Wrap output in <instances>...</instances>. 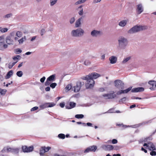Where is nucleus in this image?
Here are the masks:
<instances>
[{
  "instance_id": "1",
  "label": "nucleus",
  "mask_w": 156,
  "mask_h": 156,
  "mask_svg": "<svg viewBox=\"0 0 156 156\" xmlns=\"http://www.w3.org/2000/svg\"><path fill=\"white\" fill-rule=\"evenodd\" d=\"M100 76V75L98 73H93L86 76H83L82 79L87 80V83H86V88L88 89L93 87L95 83L93 79H96Z\"/></svg>"
},
{
  "instance_id": "2",
  "label": "nucleus",
  "mask_w": 156,
  "mask_h": 156,
  "mask_svg": "<svg viewBox=\"0 0 156 156\" xmlns=\"http://www.w3.org/2000/svg\"><path fill=\"white\" fill-rule=\"evenodd\" d=\"M118 47L120 49H124L127 46L128 41L126 38L121 37L118 40Z\"/></svg>"
},
{
  "instance_id": "3",
  "label": "nucleus",
  "mask_w": 156,
  "mask_h": 156,
  "mask_svg": "<svg viewBox=\"0 0 156 156\" xmlns=\"http://www.w3.org/2000/svg\"><path fill=\"white\" fill-rule=\"evenodd\" d=\"M147 29V27L145 26L135 25L130 29L127 32L128 33L132 34Z\"/></svg>"
},
{
  "instance_id": "4",
  "label": "nucleus",
  "mask_w": 156,
  "mask_h": 156,
  "mask_svg": "<svg viewBox=\"0 0 156 156\" xmlns=\"http://www.w3.org/2000/svg\"><path fill=\"white\" fill-rule=\"evenodd\" d=\"M84 32V31L82 28H78L76 30H72L71 34L72 36L74 37H80L83 35Z\"/></svg>"
},
{
  "instance_id": "5",
  "label": "nucleus",
  "mask_w": 156,
  "mask_h": 156,
  "mask_svg": "<svg viewBox=\"0 0 156 156\" xmlns=\"http://www.w3.org/2000/svg\"><path fill=\"white\" fill-rule=\"evenodd\" d=\"M115 87L119 89H123L124 88V84L123 82L120 80H116L114 81Z\"/></svg>"
},
{
  "instance_id": "6",
  "label": "nucleus",
  "mask_w": 156,
  "mask_h": 156,
  "mask_svg": "<svg viewBox=\"0 0 156 156\" xmlns=\"http://www.w3.org/2000/svg\"><path fill=\"white\" fill-rule=\"evenodd\" d=\"M102 34L101 31L95 30H93L90 33L91 35L93 37H97L100 36Z\"/></svg>"
},
{
  "instance_id": "7",
  "label": "nucleus",
  "mask_w": 156,
  "mask_h": 156,
  "mask_svg": "<svg viewBox=\"0 0 156 156\" xmlns=\"http://www.w3.org/2000/svg\"><path fill=\"white\" fill-rule=\"evenodd\" d=\"M97 147L95 145L90 146L87 147L84 151V153H87L90 152L95 151L97 149Z\"/></svg>"
},
{
  "instance_id": "8",
  "label": "nucleus",
  "mask_w": 156,
  "mask_h": 156,
  "mask_svg": "<svg viewBox=\"0 0 156 156\" xmlns=\"http://www.w3.org/2000/svg\"><path fill=\"white\" fill-rule=\"evenodd\" d=\"M51 148V147H45V146L42 147L40 150V154L41 156L44 155V153L48 152Z\"/></svg>"
},
{
  "instance_id": "9",
  "label": "nucleus",
  "mask_w": 156,
  "mask_h": 156,
  "mask_svg": "<svg viewBox=\"0 0 156 156\" xmlns=\"http://www.w3.org/2000/svg\"><path fill=\"white\" fill-rule=\"evenodd\" d=\"M84 84L83 82H78L76 83V85L74 87V91L75 92H78L80 89L82 85Z\"/></svg>"
},
{
  "instance_id": "10",
  "label": "nucleus",
  "mask_w": 156,
  "mask_h": 156,
  "mask_svg": "<svg viewBox=\"0 0 156 156\" xmlns=\"http://www.w3.org/2000/svg\"><path fill=\"white\" fill-rule=\"evenodd\" d=\"M23 151L24 152H30L33 151L34 147L33 146L27 147L26 146H23L22 147Z\"/></svg>"
},
{
  "instance_id": "11",
  "label": "nucleus",
  "mask_w": 156,
  "mask_h": 156,
  "mask_svg": "<svg viewBox=\"0 0 156 156\" xmlns=\"http://www.w3.org/2000/svg\"><path fill=\"white\" fill-rule=\"evenodd\" d=\"M76 105V103L73 102H70L67 103L65 106V108L66 109H71L74 108Z\"/></svg>"
},
{
  "instance_id": "12",
  "label": "nucleus",
  "mask_w": 156,
  "mask_h": 156,
  "mask_svg": "<svg viewBox=\"0 0 156 156\" xmlns=\"http://www.w3.org/2000/svg\"><path fill=\"white\" fill-rule=\"evenodd\" d=\"M132 87H130L124 90H122V89L118 92H117L116 94L118 95L121 94H126L129 91H130L132 89Z\"/></svg>"
},
{
  "instance_id": "13",
  "label": "nucleus",
  "mask_w": 156,
  "mask_h": 156,
  "mask_svg": "<svg viewBox=\"0 0 156 156\" xmlns=\"http://www.w3.org/2000/svg\"><path fill=\"white\" fill-rule=\"evenodd\" d=\"M102 148L105 151H111L113 150V146L110 145H103Z\"/></svg>"
},
{
  "instance_id": "14",
  "label": "nucleus",
  "mask_w": 156,
  "mask_h": 156,
  "mask_svg": "<svg viewBox=\"0 0 156 156\" xmlns=\"http://www.w3.org/2000/svg\"><path fill=\"white\" fill-rule=\"evenodd\" d=\"M114 92L112 93L107 94H104L103 95L104 97H106L107 99H113L115 98L116 95L115 94H113Z\"/></svg>"
},
{
  "instance_id": "15",
  "label": "nucleus",
  "mask_w": 156,
  "mask_h": 156,
  "mask_svg": "<svg viewBox=\"0 0 156 156\" xmlns=\"http://www.w3.org/2000/svg\"><path fill=\"white\" fill-rule=\"evenodd\" d=\"M143 10V8L142 4H139L137 5L136 12L138 14L141 13Z\"/></svg>"
},
{
  "instance_id": "16",
  "label": "nucleus",
  "mask_w": 156,
  "mask_h": 156,
  "mask_svg": "<svg viewBox=\"0 0 156 156\" xmlns=\"http://www.w3.org/2000/svg\"><path fill=\"white\" fill-rule=\"evenodd\" d=\"M148 83L152 86L150 88L151 90H154L156 88V81L154 80H151L148 82Z\"/></svg>"
},
{
  "instance_id": "17",
  "label": "nucleus",
  "mask_w": 156,
  "mask_h": 156,
  "mask_svg": "<svg viewBox=\"0 0 156 156\" xmlns=\"http://www.w3.org/2000/svg\"><path fill=\"white\" fill-rule=\"evenodd\" d=\"M144 90V88L143 87H138L136 88H134L131 90L132 92H142Z\"/></svg>"
},
{
  "instance_id": "18",
  "label": "nucleus",
  "mask_w": 156,
  "mask_h": 156,
  "mask_svg": "<svg viewBox=\"0 0 156 156\" xmlns=\"http://www.w3.org/2000/svg\"><path fill=\"white\" fill-rule=\"evenodd\" d=\"M109 60L111 64H114L115 63L117 60V58L114 56H111L109 58Z\"/></svg>"
},
{
  "instance_id": "19",
  "label": "nucleus",
  "mask_w": 156,
  "mask_h": 156,
  "mask_svg": "<svg viewBox=\"0 0 156 156\" xmlns=\"http://www.w3.org/2000/svg\"><path fill=\"white\" fill-rule=\"evenodd\" d=\"M116 126L120 127L121 129V130H123L125 129V128H126L130 126H127L126 125H124L122 123L119 124L117 123L116 124Z\"/></svg>"
},
{
  "instance_id": "20",
  "label": "nucleus",
  "mask_w": 156,
  "mask_h": 156,
  "mask_svg": "<svg viewBox=\"0 0 156 156\" xmlns=\"http://www.w3.org/2000/svg\"><path fill=\"white\" fill-rule=\"evenodd\" d=\"M8 47V45L5 44V42L0 44V50L3 51Z\"/></svg>"
},
{
  "instance_id": "21",
  "label": "nucleus",
  "mask_w": 156,
  "mask_h": 156,
  "mask_svg": "<svg viewBox=\"0 0 156 156\" xmlns=\"http://www.w3.org/2000/svg\"><path fill=\"white\" fill-rule=\"evenodd\" d=\"M152 120H153V119H151L149 120L144 122L142 123H140V124H138L134 125V126H135L134 127V128H137V127H139L140 125H144V124H148V123H151L152 122Z\"/></svg>"
},
{
  "instance_id": "22",
  "label": "nucleus",
  "mask_w": 156,
  "mask_h": 156,
  "mask_svg": "<svg viewBox=\"0 0 156 156\" xmlns=\"http://www.w3.org/2000/svg\"><path fill=\"white\" fill-rule=\"evenodd\" d=\"M6 42L8 44H12L13 41L10 36H8L5 39Z\"/></svg>"
},
{
  "instance_id": "23",
  "label": "nucleus",
  "mask_w": 156,
  "mask_h": 156,
  "mask_svg": "<svg viewBox=\"0 0 156 156\" xmlns=\"http://www.w3.org/2000/svg\"><path fill=\"white\" fill-rule=\"evenodd\" d=\"M148 147L150 151H154L156 150L154 145L151 142L148 143Z\"/></svg>"
},
{
  "instance_id": "24",
  "label": "nucleus",
  "mask_w": 156,
  "mask_h": 156,
  "mask_svg": "<svg viewBox=\"0 0 156 156\" xmlns=\"http://www.w3.org/2000/svg\"><path fill=\"white\" fill-rule=\"evenodd\" d=\"M127 20H123L120 21L119 23V26L121 27H124L126 24Z\"/></svg>"
},
{
  "instance_id": "25",
  "label": "nucleus",
  "mask_w": 156,
  "mask_h": 156,
  "mask_svg": "<svg viewBox=\"0 0 156 156\" xmlns=\"http://www.w3.org/2000/svg\"><path fill=\"white\" fill-rule=\"evenodd\" d=\"M82 19V18L80 17L76 21L75 23V27H78L80 26L81 24V21Z\"/></svg>"
},
{
  "instance_id": "26",
  "label": "nucleus",
  "mask_w": 156,
  "mask_h": 156,
  "mask_svg": "<svg viewBox=\"0 0 156 156\" xmlns=\"http://www.w3.org/2000/svg\"><path fill=\"white\" fill-rule=\"evenodd\" d=\"M13 71L12 70H10L7 73L6 76L5 77V78L6 79H9L11 77V76L13 75Z\"/></svg>"
},
{
  "instance_id": "27",
  "label": "nucleus",
  "mask_w": 156,
  "mask_h": 156,
  "mask_svg": "<svg viewBox=\"0 0 156 156\" xmlns=\"http://www.w3.org/2000/svg\"><path fill=\"white\" fill-rule=\"evenodd\" d=\"M19 152V149L18 148H12L11 152L14 154H18Z\"/></svg>"
},
{
  "instance_id": "28",
  "label": "nucleus",
  "mask_w": 156,
  "mask_h": 156,
  "mask_svg": "<svg viewBox=\"0 0 156 156\" xmlns=\"http://www.w3.org/2000/svg\"><path fill=\"white\" fill-rule=\"evenodd\" d=\"M55 77V74H53L47 78L48 80L51 81H53L54 80Z\"/></svg>"
},
{
  "instance_id": "29",
  "label": "nucleus",
  "mask_w": 156,
  "mask_h": 156,
  "mask_svg": "<svg viewBox=\"0 0 156 156\" xmlns=\"http://www.w3.org/2000/svg\"><path fill=\"white\" fill-rule=\"evenodd\" d=\"M87 0H79L76 2L75 3L74 5H77L83 3H84Z\"/></svg>"
},
{
  "instance_id": "30",
  "label": "nucleus",
  "mask_w": 156,
  "mask_h": 156,
  "mask_svg": "<svg viewBox=\"0 0 156 156\" xmlns=\"http://www.w3.org/2000/svg\"><path fill=\"white\" fill-rule=\"evenodd\" d=\"M82 5H80V6H79L78 8V9H81L78 12V14H79V15L80 16H82L83 14V8H82Z\"/></svg>"
},
{
  "instance_id": "31",
  "label": "nucleus",
  "mask_w": 156,
  "mask_h": 156,
  "mask_svg": "<svg viewBox=\"0 0 156 156\" xmlns=\"http://www.w3.org/2000/svg\"><path fill=\"white\" fill-rule=\"evenodd\" d=\"M48 103H45L42 105H41L40 106V107L42 109H43L44 108H48Z\"/></svg>"
},
{
  "instance_id": "32",
  "label": "nucleus",
  "mask_w": 156,
  "mask_h": 156,
  "mask_svg": "<svg viewBox=\"0 0 156 156\" xmlns=\"http://www.w3.org/2000/svg\"><path fill=\"white\" fill-rule=\"evenodd\" d=\"M18 61L12 63L10 62L8 64V67L9 69H11L12 67L18 62Z\"/></svg>"
},
{
  "instance_id": "33",
  "label": "nucleus",
  "mask_w": 156,
  "mask_h": 156,
  "mask_svg": "<svg viewBox=\"0 0 156 156\" xmlns=\"http://www.w3.org/2000/svg\"><path fill=\"white\" fill-rule=\"evenodd\" d=\"M131 57L130 56L128 57H126L125 58H124L123 60L122 61V63L123 64H125L126 62H127L129 60H130L131 58Z\"/></svg>"
},
{
  "instance_id": "34",
  "label": "nucleus",
  "mask_w": 156,
  "mask_h": 156,
  "mask_svg": "<svg viewBox=\"0 0 156 156\" xmlns=\"http://www.w3.org/2000/svg\"><path fill=\"white\" fill-rule=\"evenodd\" d=\"M0 32L1 33H5L8 30L7 28H2L0 27Z\"/></svg>"
},
{
  "instance_id": "35",
  "label": "nucleus",
  "mask_w": 156,
  "mask_h": 156,
  "mask_svg": "<svg viewBox=\"0 0 156 156\" xmlns=\"http://www.w3.org/2000/svg\"><path fill=\"white\" fill-rule=\"evenodd\" d=\"M58 137L59 139H64L65 138V135L64 134L60 133L58 135Z\"/></svg>"
},
{
  "instance_id": "36",
  "label": "nucleus",
  "mask_w": 156,
  "mask_h": 156,
  "mask_svg": "<svg viewBox=\"0 0 156 156\" xmlns=\"http://www.w3.org/2000/svg\"><path fill=\"white\" fill-rule=\"evenodd\" d=\"M58 0H50V5L52 6L55 5L57 2Z\"/></svg>"
},
{
  "instance_id": "37",
  "label": "nucleus",
  "mask_w": 156,
  "mask_h": 156,
  "mask_svg": "<svg viewBox=\"0 0 156 156\" xmlns=\"http://www.w3.org/2000/svg\"><path fill=\"white\" fill-rule=\"evenodd\" d=\"M84 117V115L83 114H77L75 115V117L76 118L82 119Z\"/></svg>"
},
{
  "instance_id": "38",
  "label": "nucleus",
  "mask_w": 156,
  "mask_h": 156,
  "mask_svg": "<svg viewBox=\"0 0 156 156\" xmlns=\"http://www.w3.org/2000/svg\"><path fill=\"white\" fill-rule=\"evenodd\" d=\"M26 40V37L24 36L23 37L21 38L18 41L19 44H22L23 43L24 40Z\"/></svg>"
},
{
  "instance_id": "39",
  "label": "nucleus",
  "mask_w": 156,
  "mask_h": 156,
  "mask_svg": "<svg viewBox=\"0 0 156 156\" xmlns=\"http://www.w3.org/2000/svg\"><path fill=\"white\" fill-rule=\"evenodd\" d=\"M126 97H123V98L119 100V103L120 104L124 103V102L126 101Z\"/></svg>"
},
{
  "instance_id": "40",
  "label": "nucleus",
  "mask_w": 156,
  "mask_h": 156,
  "mask_svg": "<svg viewBox=\"0 0 156 156\" xmlns=\"http://www.w3.org/2000/svg\"><path fill=\"white\" fill-rule=\"evenodd\" d=\"M6 91L5 89H2L0 88V94L2 95L5 94Z\"/></svg>"
},
{
  "instance_id": "41",
  "label": "nucleus",
  "mask_w": 156,
  "mask_h": 156,
  "mask_svg": "<svg viewBox=\"0 0 156 156\" xmlns=\"http://www.w3.org/2000/svg\"><path fill=\"white\" fill-rule=\"evenodd\" d=\"M16 74L18 76L21 77L23 75V73L22 71H19L17 72Z\"/></svg>"
},
{
  "instance_id": "42",
  "label": "nucleus",
  "mask_w": 156,
  "mask_h": 156,
  "mask_svg": "<svg viewBox=\"0 0 156 156\" xmlns=\"http://www.w3.org/2000/svg\"><path fill=\"white\" fill-rule=\"evenodd\" d=\"M22 35V33L20 31H18L16 33V35L18 37H21Z\"/></svg>"
},
{
  "instance_id": "43",
  "label": "nucleus",
  "mask_w": 156,
  "mask_h": 156,
  "mask_svg": "<svg viewBox=\"0 0 156 156\" xmlns=\"http://www.w3.org/2000/svg\"><path fill=\"white\" fill-rule=\"evenodd\" d=\"M4 36H0V44L4 42Z\"/></svg>"
},
{
  "instance_id": "44",
  "label": "nucleus",
  "mask_w": 156,
  "mask_h": 156,
  "mask_svg": "<svg viewBox=\"0 0 156 156\" xmlns=\"http://www.w3.org/2000/svg\"><path fill=\"white\" fill-rule=\"evenodd\" d=\"M57 85V83H52L50 85V87L52 88H55Z\"/></svg>"
},
{
  "instance_id": "45",
  "label": "nucleus",
  "mask_w": 156,
  "mask_h": 156,
  "mask_svg": "<svg viewBox=\"0 0 156 156\" xmlns=\"http://www.w3.org/2000/svg\"><path fill=\"white\" fill-rule=\"evenodd\" d=\"M72 88V86L71 84L68 85L65 88V89L68 91L70 90Z\"/></svg>"
},
{
  "instance_id": "46",
  "label": "nucleus",
  "mask_w": 156,
  "mask_h": 156,
  "mask_svg": "<svg viewBox=\"0 0 156 156\" xmlns=\"http://www.w3.org/2000/svg\"><path fill=\"white\" fill-rule=\"evenodd\" d=\"M15 52L16 53L19 54L22 52L20 48H17L15 49Z\"/></svg>"
},
{
  "instance_id": "47",
  "label": "nucleus",
  "mask_w": 156,
  "mask_h": 156,
  "mask_svg": "<svg viewBox=\"0 0 156 156\" xmlns=\"http://www.w3.org/2000/svg\"><path fill=\"white\" fill-rule=\"evenodd\" d=\"M90 63V61L88 60H86L84 62V64L85 65L88 66L89 65Z\"/></svg>"
},
{
  "instance_id": "48",
  "label": "nucleus",
  "mask_w": 156,
  "mask_h": 156,
  "mask_svg": "<svg viewBox=\"0 0 156 156\" xmlns=\"http://www.w3.org/2000/svg\"><path fill=\"white\" fill-rule=\"evenodd\" d=\"M114 110V108H111L109 109L108 111L104 113L105 114L106 113L114 112H113Z\"/></svg>"
},
{
  "instance_id": "49",
  "label": "nucleus",
  "mask_w": 156,
  "mask_h": 156,
  "mask_svg": "<svg viewBox=\"0 0 156 156\" xmlns=\"http://www.w3.org/2000/svg\"><path fill=\"white\" fill-rule=\"evenodd\" d=\"M49 107H52L55 105V104L54 103L48 102Z\"/></svg>"
},
{
  "instance_id": "50",
  "label": "nucleus",
  "mask_w": 156,
  "mask_h": 156,
  "mask_svg": "<svg viewBox=\"0 0 156 156\" xmlns=\"http://www.w3.org/2000/svg\"><path fill=\"white\" fill-rule=\"evenodd\" d=\"M150 154L152 156H155L156 155V152L154 151H152L150 152Z\"/></svg>"
},
{
  "instance_id": "51",
  "label": "nucleus",
  "mask_w": 156,
  "mask_h": 156,
  "mask_svg": "<svg viewBox=\"0 0 156 156\" xmlns=\"http://www.w3.org/2000/svg\"><path fill=\"white\" fill-rule=\"evenodd\" d=\"M50 81L48 80V79H47L46 81L45 82V85L46 86H48L49 85H50Z\"/></svg>"
},
{
  "instance_id": "52",
  "label": "nucleus",
  "mask_w": 156,
  "mask_h": 156,
  "mask_svg": "<svg viewBox=\"0 0 156 156\" xmlns=\"http://www.w3.org/2000/svg\"><path fill=\"white\" fill-rule=\"evenodd\" d=\"M113 150L114 149V150H119L120 148L119 146H113Z\"/></svg>"
},
{
  "instance_id": "53",
  "label": "nucleus",
  "mask_w": 156,
  "mask_h": 156,
  "mask_svg": "<svg viewBox=\"0 0 156 156\" xmlns=\"http://www.w3.org/2000/svg\"><path fill=\"white\" fill-rule=\"evenodd\" d=\"M75 19L74 17H72L70 20V24H73L75 21Z\"/></svg>"
},
{
  "instance_id": "54",
  "label": "nucleus",
  "mask_w": 156,
  "mask_h": 156,
  "mask_svg": "<svg viewBox=\"0 0 156 156\" xmlns=\"http://www.w3.org/2000/svg\"><path fill=\"white\" fill-rule=\"evenodd\" d=\"M112 143L113 144H116L118 143V140L116 139H113L112 140Z\"/></svg>"
},
{
  "instance_id": "55",
  "label": "nucleus",
  "mask_w": 156,
  "mask_h": 156,
  "mask_svg": "<svg viewBox=\"0 0 156 156\" xmlns=\"http://www.w3.org/2000/svg\"><path fill=\"white\" fill-rule=\"evenodd\" d=\"M12 16V14L11 13L5 15L4 16V17L5 18H9Z\"/></svg>"
},
{
  "instance_id": "56",
  "label": "nucleus",
  "mask_w": 156,
  "mask_h": 156,
  "mask_svg": "<svg viewBox=\"0 0 156 156\" xmlns=\"http://www.w3.org/2000/svg\"><path fill=\"white\" fill-rule=\"evenodd\" d=\"M38 108V107L35 106L31 108L30 110L31 111H34L37 110Z\"/></svg>"
},
{
  "instance_id": "57",
  "label": "nucleus",
  "mask_w": 156,
  "mask_h": 156,
  "mask_svg": "<svg viewBox=\"0 0 156 156\" xmlns=\"http://www.w3.org/2000/svg\"><path fill=\"white\" fill-rule=\"evenodd\" d=\"M150 138H151L149 137H147L144 139V142H146V143H147V142H148V140H150Z\"/></svg>"
},
{
  "instance_id": "58",
  "label": "nucleus",
  "mask_w": 156,
  "mask_h": 156,
  "mask_svg": "<svg viewBox=\"0 0 156 156\" xmlns=\"http://www.w3.org/2000/svg\"><path fill=\"white\" fill-rule=\"evenodd\" d=\"M20 55H16L14 57H13V59L14 60H16L18 59L20 57Z\"/></svg>"
},
{
  "instance_id": "59",
  "label": "nucleus",
  "mask_w": 156,
  "mask_h": 156,
  "mask_svg": "<svg viewBox=\"0 0 156 156\" xmlns=\"http://www.w3.org/2000/svg\"><path fill=\"white\" fill-rule=\"evenodd\" d=\"M101 0H94L93 1V4H95L98 2H100Z\"/></svg>"
},
{
  "instance_id": "60",
  "label": "nucleus",
  "mask_w": 156,
  "mask_h": 156,
  "mask_svg": "<svg viewBox=\"0 0 156 156\" xmlns=\"http://www.w3.org/2000/svg\"><path fill=\"white\" fill-rule=\"evenodd\" d=\"M45 78V76H43L42 78H41L40 80L41 82V83L44 82Z\"/></svg>"
},
{
  "instance_id": "61",
  "label": "nucleus",
  "mask_w": 156,
  "mask_h": 156,
  "mask_svg": "<svg viewBox=\"0 0 156 156\" xmlns=\"http://www.w3.org/2000/svg\"><path fill=\"white\" fill-rule=\"evenodd\" d=\"M45 33V30L44 29H42L41 31V34L42 36Z\"/></svg>"
},
{
  "instance_id": "62",
  "label": "nucleus",
  "mask_w": 156,
  "mask_h": 156,
  "mask_svg": "<svg viewBox=\"0 0 156 156\" xmlns=\"http://www.w3.org/2000/svg\"><path fill=\"white\" fill-rule=\"evenodd\" d=\"M65 103L64 102L61 103L59 104L60 106L62 108H63L65 106Z\"/></svg>"
},
{
  "instance_id": "63",
  "label": "nucleus",
  "mask_w": 156,
  "mask_h": 156,
  "mask_svg": "<svg viewBox=\"0 0 156 156\" xmlns=\"http://www.w3.org/2000/svg\"><path fill=\"white\" fill-rule=\"evenodd\" d=\"M12 148H6L7 152H11V151Z\"/></svg>"
},
{
  "instance_id": "64",
  "label": "nucleus",
  "mask_w": 156,
  "mask_h": 156,
  "mask_svg": "<svg viewBox=\"0 0 156 156\" xmlns=\"http://www.w3.org/2000/svg\"><path fill=\"white\" fill-rule=\"evenodd\" d=\"M1 152L2 153H5L7 152L6 151V148L4 147L1 151Z\"/></svg>"
}]
</instances>
